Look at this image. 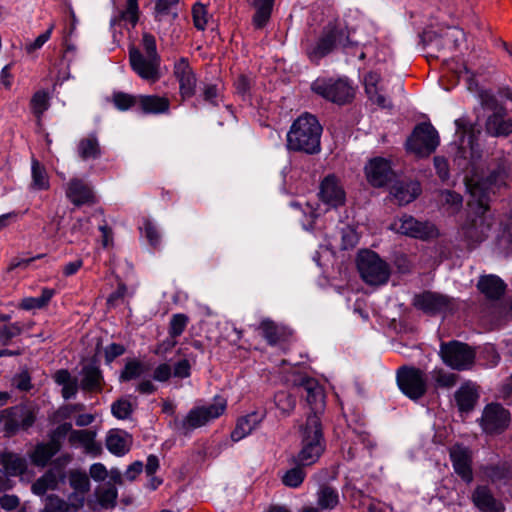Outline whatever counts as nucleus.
<instances>
[{
    "mask_svg": "<svg viewBox=\"0 0 512 512\" xmlns=\"http://www.w3.org/2000/svg\"><path fill=\"white\" fill-rule=\"evenodd\" d=\"M512 182V155L501 153L493 157L485 169H476L465 177V184L471 197L487 208L492 196Z\"/></svg>",
    "mask_w": 512,
    "mask_h": 512,
    "instance_id": "1",
    "label": "nucleus"
},
{
    "mask_svg": "<svg viewBox=\"0 0 512 512\" xmlns=\"http://www.w3.org/2000/svg\"><path fill=\"white\" fill-rule=\"evenodd\" d=\"M322 126L317 118L309 113L299 116L287 134V148L290 151L316 154L320 152Z\"/></svg>",
    "mask_w": 512,
    "mask_h": 512,
    "instance_id": "2",
    "label": "nucleus"
},
{
    "mask_svg": "<svg viewBox=\"0 0 512 512\" xmlns=\"http://www.w3.org/2000/svg\"><path fill=\"white\" fill-rule=\"evenodd\" d=\"M302 448L294 458L300 466H310L318 461L325 450V441L319 416L312 413L307 417L306 424L301 429Z\"/></svg>",
    "mask_w": 512,
    "mask_h": 512,
    "instance_id": "3",
    "label": "nucleus"
},
{
    "mask_svg": "<svg viewBox=\"0 0 512 512\" xmlns=\"http://www.w3.org/2000/svg\"><path fill=\"white\" fill-rule=\"evenodd\" d=\"M227 409V400L222 396H215L214 402L209 405L192 408L183 419H175L174 428L183 435H188L194 429L205 426L222 416Z\"/></svg>",
    "mask_w": 512,
    "mask_h": 512,
    "instance_id": "4",
    "label": "nucleus"
},
{
    "mask_svg": "<svg viewBox=\"0 0 512 512\" xmlns=\"http://www.w3.org/2000/svg\"><path fill=\"white\" fill-rule=\"evenodd\" d=\"M469 206L473 209L462 226V235L469 247L484 241L492 226V217L489 214L490 203L484 208L480 201L472 198Z\"/></svg>",
    "mask_w": 512,
    "mask_h": 512,
    "instance_id": "5",
    "label": "nucleus"
},
{
    "mask_svg": "<svg viewBox=\"0 0 512 512\" xmlns=\"http://www.w3.org/2000/svg\"><path fill=\"white\" fill-rule=\"evenodd\" d=\"M38 410L30 405L19 404L0 411V423L6 436L11 437L19 431H27L37 418Z\"/></svg>",
    "mask_w": 512,
    "mask_h": 512,
    "instance_id": "6",
    "label": "nucleus"
},
{
    "mask_svg": "<svg viewBox=\"0 0 512 512\" xmlns=\"http://www.w3.org/2000/svg\"><path fill=\"white\" fill-rule=\"evenodd\" d=\"M357 267L361 278L369 285H382L390 276L389 265L373 251H363L359 254Z\"/></svg>",
    "mask_w": 512,
    "mask_h": 512,
    "instance_id": "7",
    "label": "nucleus"
},
{
    "mask_svg": "<svg viewBox=\"0 0 512 512\" xmlns=\"http://www.w3.org/2000/svg\"><path fill=\"white\" fill-rule=\"evenodd\" d=\"M440 355L447 366L463 371L470 369L474 365L476 352L465 343L451 341L449 343H442Z\"/></svg>",
    "mask_w": 512,
    "mask_h": 512,
    "instance_id": "8",
    "label": "nucleus"
},
{
    "mask_svg": "<svg viewBox=\"0 0 512 512\" xmlns=\"http://www.w3.org/2000/svg\"><path fill=\"white\" fill-rule=\"evenodd\" d=\"M337 43L346 46L349 43L348 34L345 29L328 25L324 28L315 45L307 49V55L310 60L317 62L331 53Z\"/></svg>",
    "mask_w": 512,
    "mask_h": 512,
    "instance_id": "9",
    "label": "nucleus"
},
{
    "mask_svg": "<svg viewBox=\"0 0 512 512\" xmlns=\"http://www.w3.org/2000/svg\"><path fill=\"white\" fill-rule=\"evenodd\" d=\"M397 384L410 399L418 400L427 392V376L416 367L403 366L397 371Z\"/></svg>",
    "mask_w": 512,
    "mask_h": 512,
    "instance_id": "10",
    "label": "nucleus"
},
{
    "mask_svg": "<svg viewBox=\"0 0 512 512\" xmlns=\"http://www.w3.org/2000/svg\"><path fill=\"white\" fill-rule=\"evenodd\" d=\"M439 145V136L430 123L418 124L407 139V149L418 156L424 157L433 153Z\"/></svg>",
    "mask_w": 512,
    "mask_h": 512,
    "instance_id": "11",
    "label": "nucleus"
},
{
    "mask_svg": "<svg viewBox=\"0 0 512 512\" xmlns=\"http://www.w3.org/2000/svg\"><path fill=\"white\" fill-rule=\"evenodd\" d=\"M312 90L321 97L339 105L350 102L354 97L353 88L342 79H317L312 84Z\"/></svg>",
    "mask_w": 512,
    "mask_h": 512,
    "instance_id": "12",
    "label": "nucleus"
},
{
    "mask_svg": "<svg viewBox=\"0 0 512 512\" xmlns=\"http://www.w3.org/2000/svg\"><path fill=\"white\" fill-rule=\"evenodd\" d=\"M414 306L429 315L447 314L457 309V302L449 296L425 291L415 296Z\"/></svg>",
    "mask_w": 512,
    "mask_h": 512,
    "instance_id": "13",
    "label": "nucleus"
},
{
    "mask_svg": "<svg viewBox=\"0 0 512 512\" xmlns=\"http://www.w3.org/2000/svg\"><path fill=\"white\" fill-rule=\"evenodd\" d=\"M132 69L147 81L156 82L160 78V57L144 56L138 49L129 52Z\"/></svg>",
    "mask_w": 512,
    "mask_h": 512,
    "instance_id": "14",
    "label": "nucleus"
},
{
    "mask_svg": "<svg viewBox=\"0 0 512 512\" xmlns=\"http://www.w3.org/2000/svg\"><path fill=\"white\" fill-rule=\"evenodd\" d=\"M509 421V411L500 404L492 403L487 405L483 411L481 426L486 433L500 434L508 427Z\"/></svg>",
    "mask_w": 512,
    "mask_h": 512,
    "instance_id": "15",
    "label": "nucleus"
},
{
    "mask_svg": "<svg viewBox=\"0 0 512 512\" xmlns=\"http://www.w3.org/2000/svg\"><path fill=\"white\" fill-rule=\"evenodd\" d=\"M173 75L179 83L182 101L191 98L196 91L197 78L187 58H180L175 62Z\"/></svg>",
    "mask_w": 512,
    "mask_h": 512,
    "instance_id": "16",
    "label": "nucleus"
},
{
    "mask_svg": "<svg viewBox=\"0 0 512 512\" xmlns=\"http://www.w3.org/2000/svg\"><path fill=\"white\" fill-rule=\"evenodd\" d=\"M459 32H447L438 35L434 31H425L422 35V42L426 47L427 55L433 58H439L446 49L456 48L457 35Z\"/></svg>",
    "mask_w": 512,
    "mask_h": 512,
    "instance_id": "17",
    "label": "nucleus"
},
{
    "mask_svg": "<svg viewBox=\"0 0 512 512\" xmlns=\"http://www.w3.org/2000/svg\"><path fill=\"white\" fill-rule=\"evenodd\" d=\"M450 459L455 473L466 483L473 481L472 451L460 444L453 445L449 450Z\"/></svg>",
    "mask_w": 512,
    "mask_h": 512,
    "instance_id": "18",
    "label": "nucleus"
},
{
    "mask_svg": "<svg viewBox=\"0 0 512 512\" xmlns=\"http://www.w3.org/2000/svg\"><path fill=\"white\" fill-rule=\"evenodd\" d=\"M345 191L337 176L327 175L320 183V199L333 207H338L345 202Z\"/></svg>",
    "mask_w": 512,
    "mask_h": 512,
    "instance_id": "19",
    "label": "nucleus"
},
{
    "mask_svg": "<svg viewBox=\"0 0 512 512\" xmlns=\"http://www.w3.org/2000/svg\"><path fill=\"white\" fill-rule=\"evenodd\" d=\"M365 171L368 182L374 187H382L394 178L389 161L381 157L372 159Z\"/></svg>",
    "mask_w": 512,
    "mask_h": 512,
    "instance_id": "20",
    "label": "nucleus"
},
{
    "mask_svg": "<svg viewBox=\"0 0 512 512\" xmlns=\"http://www.w3.org/2000/svg\"><path fill=\"white\" fill-rule=\"evenodd\" d=\"M505 107H499L485 121V131L492 137H507L512 134V118L506 119Z\"/></svg>",
    "mask_w": 512,
    "mask_h": 512,
    "instance_id": "21",
    "label": "nucleus"
},
{
    "mask_svg": "<svg viewBox=\"0 0 512 512\" xmlns=\"http://www.w3.org/2000/svg\"><path fill=\"white\" fill-rule=\"evenodd\" d=\"M80 388L85 392H100L103 389L104 378L95 360L86 363L81 369Z\"/></svg>",
    "mask_w": 512,
    "mask_h": 512,
    "instance_id": "22",
    "label": "nucleus"
},
{
    "mask_svg": "<svg viewBox=\"0 0 512 512\" xmlns=\"http://www.w3.org/2000/svg\"><path fill=\"white\" fill-rule=\"evenodd\" d=\"M66 196L76 206L92 204L95 201L90 186L78 178H73L68 182Z\"/></svg>",
    "mask_w": 512,
    "mask_h": 512,
    "instance_id": "23",
    "label": "nucleus"
},
{
    "mask_svg": "<svg viewBox=\"0 0 512 512\" xmlns=\"http://www.w3.org/2000/svg\"><path fill=\"white\" fill-rule=\"evenodd\" d=\"M474 505L484 512H502L504 505L498 501L487 486H478L472 494Z\"/></svg>",
    "mask_w": 512,
    "mask_h": 512,
    "instance_id": "24",
    "label": "nucleus"
},
{
    "mask_svg": "<svg viewBox=\"0 0 512 512\" xmlns=\"http://www.w3.org/2000/svg\"><path fill=\"white\" fill-rule=\"evenodd\" d=\"M421 193V185L417 181L397 182L392 186L390 194L399 205L414 201Z\"/></svg>",
    "mask_w": 512,
    "mask_h": 512,
    "instance_id": "25",
    "label": "nucleus"
},
{
    "mask_svg": "<svg viewBox=\"0 0 512 512\" xmlns=\"http://www.w3.org/2000/svg\"><path fill=\"white\" fill-rule=\"evenodd\" d=\"M477 288L486 298L498 300L504 295L506 284L496 275H485L480 277Z\"/></svg>",
    "mask_w": 512,
    "mask_h": 512,
    "instance_id": "26",
    "label": "nucleus"
},
{
    "mask_svg": "<svg viewBox=\"0 0 512 512\" xmlns=\"http://www.w3.org/2000/svg\"><path fill=\"white\" fill-rule=\"evenodd\" d=\"M297 385L306 391V401L313 410L321 408L325 395L322 386L316 379L305 376L299 380Z\"/></svg>",
    "mask_w": 512,
    "mask_h": 512,
    "instance_id": "27",
    "label": "nucleus"
},
{
    "mask_svg": "<svg viewBox=\"0 0 512 512\" xmlns=\"http://www.w3.org/2000/svg\"><path fill=\"white\" fill-rule=\"evenodd\" d=\"M263 418L264 415H260L257 412H252L240 417L237 420L234 430L231 432V439L237 442L245 438L256 428L257 425L261 423Z\"/></svg>",
    "mask_w": 512,
    "mask_h": 512,
    "instance_id": "28",
    "label": "nucleus"
},
{
    "mask_svg": "<svg viewBox=\"0 0 512 512\" xmlns=\"http://www.w3.org/2000/svg\"><path fill=\"white\" fill-rule=\"evenodd\" d=\"M132 437L121 431L112 430L106 437V447L114 455L123 456L129 452Z\"/></svg>",
    "mask_w": 512,
    "mask_h": 512,
    "instance_id": "29",
    "label": "nucleus"
},
{
    "mask_svg": "<svg viewBox=\"0 0 512 512\" xmlns=\"http://www.w3.org/2000/svg\"><path fill=\"white\" fill-rule=\"evenodd\" d=\"M138 105L141 111L145 114L166 113L170 109L169 99L158 95L139 96Z\"/></svg>",
    "mask_w": 512,
    "mask_h": 512,
    "instance_id": "30",
    "label": "nucleus"
},
{
    "mask_svg": "<svg viewBox=\"0 0 512 512\" xmlns=\"http://www.w3.org/2000/svg\"><path fill=\"white\" fill-rule=\"evenodd\" d=\"M0 464L10 476L22 475L27 470L25 457L11 451L0 453Z\"/></svg>",
    "mask_w": 512,
    "mask_h": 512,
    "instance_id": "31",
    "label": "nucleus"
},
{
    "mask_svg": "<svg viewBox=\"0 0 512 512\" xmlns=\"http://www.w3.org/2000/svg\"><path fill=\"white\" fill-rule=\"evenodd\" d=\"M251 6L255 9L252 24L255 29H263L270 21L274 0H251Z\"/></svg>",
    "mask_w": 512,
    "mask_h": 512,
    "instance_id": "32",
    "label": "nucleus"
},
{
    "mask_svg": "<svg viewBox=\"0 0 512 512\" xmlns=\"http://www.w3.org/2000/svg\"><path fill=\"white\" fill-rule=\"evenodd\" d=\"M64 477L61 469H50L32 484V492L36 495H44L47 490L57 487L59 479Z\"/></svg>",
    "mask_w": 512,
    "mask_h": 512,
    "instance_id": "33",
    "label": "nucleus"
},
{
    "mask_svg": "<svg viewBox=\"0 0 512 512\" xmlns=\"http://www.w3.org/2000/svg\"><path fill=\"white\" fill-rule=\"evenodd\" d=\"M60 449L61 444H57L54 440H49L47 443L37 444L30 457L33 464L44 467Z\"/></svg>",
    "mask_w": 512,
    "mask_h": 512,
    "instance_id": "34",
    "label": "nucleus"
},
{
    "mask_svg": "<svg viewBox=\"0 0 512 512\" xmlns=\"http://www.w3.org/2000/svg\"><path fill=\"white\" fill-rule=\"evenodd\" d=\"M77 152L79 157L86 161L89 159H98L102 155V149L95 134H90L78 142Z\"/></svg>",
    "mask_w": 512,
    "mask_h": 512,
    "instance_id": "35",
    "label": "nucleus"
},
{
    "mask_svg": "<svg viewBox=\"0 0 512 512\" xmlns=\"http://www.w3.org/2000/svg\"><path fill=\"white\" fill-rule=\"evenodd\" d=\"M68 478L70 486L75 490V496L77 497L78 493L81 494V497L78 499V503L73 504L75 508H79L83 505V495L90 490L89 477L86 472L71 470Z\"/></svg>",
    "mask_w": 512,
    "mask_h": 512,
    "instance_id": "36",
    "label": "nucleus"
},
{
    "mask_svg": "<svg viewBox=\"0 0 512 512\" xmlns=\"http://www.w3.org/2000/svg\"><path fill=\"white\" fill-rule=\"evenodd\" d=\"M478 399V393L476 389L470 384L462 385L455 392V401L461 412L471 411Z\"/></svg>",
    "mask_w": 512,
    "mask_h": 512,
    "instance_id": "37",
    "label": "nucleus"
},
{
    "mask_svg": "<svg viewBox=\"0 0 512 512\" xmlns=\"http://www.w3.org/2000/svg\"><path fill=\"white\" fill-rule=\"evenodd\" d=\"M262 336L266 339L269 345H276L278 342L283 340L286 336L285 329L278 326L274 321L270 319H264L260 325Z\"/></svg>",
    "mask_w": 512,
    "mask_h": 512,
    "instance_id": "38",
    "label": "nucleus"
},
{
    "mask_svg": "<svg viewBox=\"0 0 512 512\" xmlns=\"http://www.w3.org/2000/svg\"><path fill=\"white\" fill-rule=\"evenodd\" d=\"M484 476L491 482L508 481L512 478L510 467L506 463L491 464L482 468Z\"/></svg>",
    "mask_w": 512,
    "mask_h": 512,
    "instance_id": "39",
    "label": "nucleus"
},
{
    "mask_svg": "<svg viewBox=\"0 0 512 512\" xmlns=\"http://www.w3.org/2000/svg\"><path fill=\"white\" fill-rule=\"evenodd\" d=\"M148 371V365L137 359H130L126 362L123 370L121 371L120 380L124 382L131 381L141 377Z\"/></svg>",
    "mask_w": 512,
    "mask_h": 512,
    "instance_id": "40",
    "label": "nucleus"
},
{
    "mask_svg": "<svg viewBox=\"0 0 512 512\" xmlns=\"http://www.w3.org/2000/svg\"><path fill=\"white\" fill-rule=\"evenodd\" d=\"M54 289L44 288L40 297H27L22 299L19 307L23 310L41 309L48 305L54 296Z\"/></svg>",
    "mask_w": 512,
    "mask_h": 512,
    "instance_id": "41",
    "label": "nucleus"
},
{
    "mask_svg": "<svg viewBox=\"0 0 512 512\" xmlns=\"http://www.w3.org/2000/svg\"><path fill=\"white\" fill-rule=\"evenodd\" d=\"M380 80L381 77L378 73L369 72L364 78L365 90L371 100H373L379 106L385 107L386 99L384 96L378 93L377 88V84L380 82Z\"/></svg>",
    "mask_w": 512,
    "mask_h": 512,
    "instance_id": "42",
    "label": "nucleus"
},
{
    "mask_svg": "<svg viewBox=\"0 0 512 512\" xmlns=\"http://www.w3.org/2000/svg\"><path fill=\"white\" fill-rule=\"evenodd\" d=\"M49 99L50 97L48 92L45 90H39L33 94L30 100V109L37 118L38 123H40L44 112L48 110L50 106Z\"/></svg>",
    "mask_w": 512,
    "mask_h": 512,
    "instance_id": "43",
    "label": "nucleus"
},
{
    "mask_svg": "<svg viewBox=\"0 0 512 512\" xmlns=\"http://www.w3.org/2000/svg\"><path fill=\"white\" fill-rule=\"evenodd\" d=\"M98 503L105 509L113 508L116 504L117 489L111 483H106L96 489Z\"/></svg>",
    "mask_w": 512,
    "mask_h": 512,
    "instance_id": "44",
    "label": "nucleus"
},
{
    "mask_svg": "<svg viewBox=\"0 0 512 512\" xmlns=\"http://www.w3.org/2000/svg\"><path fill=\"white\" fill-rule=\"evenodd\" d=\"M339 502L338 492L331 486H322L317 492V503L321 509H333Z\"/></svg>",
    "mask_w": 512,
    "mask_h": 512,
    "instance_id": "45",
    "label": "nucleus"
},
{
    "mask_svg": "<svg viewBox=\"0 0 512 512\" xmlns=\"http://www.w3.org/2000/svg\"><path fill=\"white\" fill-rule=\"evenodd\" d=\"M139 0H127L125 9L122 10L118 17L112 20V25L119 24L120 21L129 22L133 27L137 24L139 20Z\"/></svg>",
    "mask_w": 512,
    "mask_h": 512,
    "instance_id": "46",
    "label": "nucleus"
},
{
    "mask_svg": "<svg viewBox=\"0 0 512 512\" xmlns=\"http://www.w3.org/2000/svg\"><path fill=\"white\" fill-rule=\"evenodd\" d=\"M438 201L446 207L449 213L454 214L462 207V196L451 190H442L438 194Z\"/></svg>",
    "mask_w": 512,
    "mask_h": 512,
    "instance_id": "47",
    "label": "nucleus"
},
{
    "mask_svg": "<svg viewBox=\"0 0 512 512\" xmlns=\"http://www.w3.org/2000/svg\"><path fill=\"white\" fill-rule=\"evenodd\" d=\"M32 187L36 190H47L49 188L46 169L36 159L32 160Z\"/></svg>",
    "mask_w": 512,
    "mask_h": 512,
    "instance_id": "48",
    "label": "nucleus"
},
{
    "mask_svg": "<svg viewBox=\"0 0 512 512\" xmlns=\"http://www.w3.org/2000/svg\"><path fill=\"white\" fill-rule=\"evenodd\" d=\"M274 402L281 414L289 416L296 407V398L290 392L279 391L274 395Z\"/></svg>",
    "mask_w": 512,
    "mask_h": 512,
    "instance_id": "49",
    "label": "nucleus"
},
{
    "mask_svg": "<svg viewBox=\"0 0 512 512\" xmlns=\"http://www.w3.org/2000/svg\"><path fill=\"white\" fill-rule=\"evenodd\" d=\"M438 236L439 230L433 223L428 221L421 222L418 220L416 225L414 226V230L411 235V237L413 238H417L424 241L435 239Z\"/></svg>",
    "mask_w": 512,
    "mask_h": 512,
    "instance_id": "50",
    "label": "nucleus"
},
{
    "mask_svg": "<svg viewBox=\"0 0 512 512\" xmlns=\"http://www.w3.org/2000/svg\"><path fill=\"white\" fill-rule=\"evenodd\" d=\"M457 131L456 133L459 135L462 140L464 137H468V144L471 148H473L474 141L476 140L477 134H480L479 130H476L475 125L472 124L467 118L462 117L455 121Z\"/></svg>",
    "mask_w": 512,
    "mask_h": 512,
    "instance_id": "51",
    "label": "nucleus"
},
{
    "mask_svg": "<svg viewBox=\"0 0 512 512\" xmlns=\"http://www.w3.org/2000/svg\"><path fill=\"white\" fill-rule=\"evenodd\" d=\"M303 467L304 466H300L299 464H297L296 467L286 471V473L282 477L283 484L291 488L299 487L306 477V473L303 470Z\"/></svg>",
    "mask_w": 512,
    "mask_h": 512,
    "instance_id": "52",
    "label": "nucleus"
},
{
    "mask_svg": "<svg viewBox=\"0 0 512 512\" xmlns=\"http://www.w3.org/2000/svg\"><path fill=\"white\" fill-rule=\"evenodd\" d=\"M432 377L436 383L437 387L450 389L454 387L458 380L459 376L455 373L445 372L442 369H436L432 372Z\"/></svg>",
    "mask_w": 512,
    "mask_h": 512,
    "instance_id": "53",
    "label": "nucleus"
},
{
    "mask_svg": "<svg viewBox=\"0 0 512 512\" xmlns=\"http://www.w3.org/2000/svg\"><path fill=\"white\" fill-rule=\"evenodd\" d=\"M189 322L187 315L183 313L174 314L169 322L168 334L174 338H178L185 331Z\"/></svg>",
    "mask_w": 512,
    "mask_h": 512,
    "instance_id": "54",
    "label": "nucleus"
},
{
    "mask_svg": "<svg viewBox=\"0 0 512 512\" xmlns=\"http://www.w3.org/2000/svg\"><path fill=\"white\" fill-rule=\"evenodd\" d=\"M416 223L417 219L414 217L410 215H403L391 224V229L397 233L411 237Z\"/></svg>",
    "mask_w": 512,
    "mask_h": 512,
    "instance_id": "55",
    "label": "nucleus"
},
{
    "mask_svg": "<svg viewBox=\"0 0 512 512\" xmlns=\"http://www.w3.org/2000/svg\"><path fill=\"white\" fill-rule=\"evenodd\" d=\"M112 102L117 109L125 111L138 104V97L124 92H115L112 96Z\"/></svg>",
    "mask_w": 512,
    "mask_h": 512,
    "instance_id": "56",
    "label": "nucleus"
},
{
    "mask_svg": "<svg viewBox=\"0 0 512 512\" xmlns=\"http://www.w3.org/2000/svg\"><path fill=\"white\" fill-rule=\"evenodd\" d=\"M23 326L20 323H10L0 326V341L6 345L13 338L21 335Z\"/></svg>",
    "mask_w": 512,
    "mask_h": 512,
    "instance_id": "57",
    "label": "nucleus"
},
{
    "mask_svg": "<svg viewBox=\"0 0 512 512\" xmlns=\"http://www.w3.org/2000/svg\"><path fill=\"white\" fill-rule=\"evenodd\" d=\"M192 17L194 26L198 30H204L208 23V12L206 7L201 3H196L192 7Z\"/></svg>",
    "mask_w": 512,
    "mask_h": 512,
    "instance_id": "58",
    "label": "nucleus"
},
{
    "mask_svg": "<svg viewBox=\"0 0 512 512\" xmlns=\"http://www.w3.org/2000/svg\"><path fill=\"white\" fill-rule=\"evenodd\" d=\"M113 415L118 419H127L133 412L132 404L127 399H119L112 404Z\"/></svg>",
    "mask_w": 512,
    "mask_h": 512,
    "instance_id": "59",
    "label": "nucleus"
},
{
    "mask_svg": "<svg viewBox=\"0 0 512 512\" xmlns=\"http://www.w3.org/2000/svg\"><path fill=\"white\" fill-rule=\"evenodd\" d=\"M96 437V433L91 430H74L69 435L70 444H81L84 448L91 444V439Z\"/></svg>",
    "mask_w": 512,
    "mask_h": 512,
    "instance_id": "60",
    "label": "nucleus"
},
{
    "mask_svg": "<svg viewBox=\"0 0 512 512\" xmlns=\"http://www.w3.org/2000/svg\"><path fill=\"white\" fill-rule=\"evenodd\" d=\"M54 27L55 24H51L44 33L39 35L33 42L27 44L25 46L26 53L30 55L33 54L36 50L40 49L50 39Z\"/></svg>",
    "mask_w": 512,
    "mask_h": 512,
    "instance_id": "61",
    "label": "nucleus"
},
{
    "mask_svg": "<svg viewBox=\"0 0 512 512\" xmlns=\"http://www.w3.org/2000/svg\"><path fill=\"white\" fill-rule=\"evenodd\" d=\"M69 503L56 495L47 497L46 509L51 512H67L69 511Z\"/></svg>",
    "mask_w": 512,
    "mask_h": 512,
    "instance_id": "62",
    "label": "nucleus"
},
{
    "mask_svg": "<svg viewBox=\"0 0 512 512\" xmlns=\"http://www.w3.org/2000/svg\"><path fill=\"white\" fill-rule=\"evenodd\" d=\"M341 235L343 249L353 248L357 245L359 241V237L356 231L351 227H345L344 229H342Z\"/></svg>",
    "mask_w": 512,
    "mask_h": 512,
    "instance_id": "63",
    "label": "nucleus"
},
{
    "mask_svg": "<svg viewBox=\"0 0 512 512\" xmlns=\"http://www.w3.org/2000/svg\"><path fill=\"white\" fill-rule=\"evenodd\" d=\"M234 85L237 94L240 95L243 99H246L250 96L251 80L247 76L243 74L239 75Z\"/></svg>",
    "mask_w": 512,
    "mask_h": 512,
    "instance_id": "64",
    "label": "nucleus"
}]
</instances>
